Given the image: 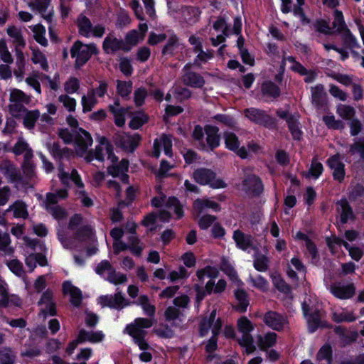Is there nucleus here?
<instances>
[{
    "label": "nucleus",
    "mask_w": 364,
    "mask_h": 364,
    "mask_svg": "<svg viewBox=\"0 0 364 364\" xmlns=\"http://www.w3.org/2000/svg\"><path fill=\"white\" fill-rule=\"evenodd\" d=\"M16 355L10 347L0 349V364H16Z\"/></svg>",
    "instance_id": "36"
},
{
    "label": "nucleus",
    "mask_w": 364,
    "mask_h": 364,
    "mask_svg": "<svg viewBox=\"0 0 364 364\" xmlns=\"http://www.w3.org/2000/svg\"><path fill=\"white\" fill-rule=\"evenodd\" d=\"M179 45V38L173 33L161 50L162 55L173 56L175 50L178 48Z\"/></svg>",
    "instance_id": "26"
},
{
    "label": "nucleus",
    "mask_w": 364,
    "mask_h": 364,
    "mask_svg": "<svg viewBox=\"0 0 364 364\" xmlns=\"http://www.w3.org/2000/svg\"><path fill=\"white\" fill-rule=\"evenodd\" d=\"M343 32L345 33L343 35V41L344 46L346 48H349L352 49V48L360 47L355 37L352 34V33L348 29V28L347 29L344 30Z\"/></svg>",
    "instance_id": "58"
},
{
    "label": "nucleus",
    "mask_w": 364,
    "mask_h": 364,
    "mask_svg": "<svg viewBox=\"0 0 364 364\" xmlns=\"http://www.w3.org/2000/svg\"><path fill=\"white\" fill-rule=\"evenodd\" d=\"M70 53L71 58H75L74 68L77 70L83 67L93 55H97L99 49L94 43L85 44L77 40L71 46Z\"/></svg>",
    "instance_id": "2"
},
{
    "label": "nucleus",
    "mask_w": 364,
    "mask_h": 364,
    "mask_svg": "<svg viewBox=\"0 0 364 364\" xmlns=\"http://www.w3.org/2000/svg\"><path fill=\"white\" fill-rule=\"evenodd\" d=\"M154 333L162 338H172L175 335L173 330L168 324L155 328Z\"/></svg>",
    "instance_id": "62"
},
{
    "label": "nucleus",
    "mask_w": 364,
    "mask_h": 364,
    "mask_svg": "<svg viewBox=\"0 0 364 364\" xmlns=\"http://www.w3.org/2000/svg\"><path fill=\"white\" fill-rule=\"evenodd\" d=\"M147 90L145 87H141L134 90V101L137 107H141L147 97Z\"/></svg>",
    "instance_id": "59"
},
{
    "label": "nucleus",
    "mask_w": 364,
    "mask_h": 364,
    "mask_svg": "<svg viewBox=\"0 0 364 364\" xmlns=\"http://www.w3.org/2000/svg\"><path fill=\"white\" fill-rule=\"evenodd\" d=\"M93 230L90 225H82L75 230L74 238L80 242H86L91 239Z\"/></svg>",
    "instance_id": "32"
},
{
    "label": "nucleus",
    "mask_w": 364,
    "mask_h": 364,
    "mask_svg": "<svg viewBox=\"0 0 364 364\" xmlns=\"http://www.w3.org/2000/svg\"><path fill=\"white\" fill-rule=\"evenodd\" d=\"M232 239L236 244V247L243 251H246L253 245L252 236L245 234L239 229L234 231Z\"/></svg>",
    "instance_id": "17"
},
{
    "label": "nucleus",
    "mask_w": 364,
    "mask_h": 364,
    "mask_svg": "<svg viewBox=\"0 0 364 364\" xmlns=\"http://www.w3.org/2000/svg\"><path fill=\"white\" fill-rule=\"evenodd\" d=\"M277 335L274 332H267L264 337L258 338V346L262 350H267V348L274 346L277 342Z\"/></svg>",
    "instance_id": "29"
},
{
    "label": "nucleus",
    "mask_w": 364,
    "mask_h": 364,
    "mask_svg": "<svg viewBox=\"0 0 364 364\" xmlns=\"http://www.w3.org/2000/svg\"><path fill=\"white\" fill-rule=\"evenodd\" d=\"M107 281L115 285L122 284L127 281V277L126 274L117 272L116 270L113 269L108 274Z\"/></svg>",
    "instance_id": "56"
},
{
    "label": "nucleus",
    "mask_w": 364,
    "mask_h": 364,
    "mask_svg": "<svg viewBox=\"0 0 364 364\" xmlns=\"http://www.w3.org/2000/svg\"><path fill=\"white\" fill-rule=\"evenodd\" d=\"M287 124L293 139L295 141H300L303 136V132L299 127L300 123L299 121V117H296L294 119L290 118L289 120L287 121Z\"/></svg>",
    "instance_id": "34"
},
{
    "label": "nucleus",
    "mask_w": 364,
    "mask_h": 364,
    "mask_svg": "<svg viewBox=\"0 0 364 364\" xmlns=\"http://www.w3.org/2000/svg\"><path fill=\"white\" fill-rule=\"evenodd\" d=\"M336 113L344 120H351L355 118V109L353 107L339 104L336 108Z\"/></svg>",
    "instance_id": "38"
},
{
    "label": "nucleus",
    "mask_w": 364,
    "mask_h": 364,
    "mask_svg": "<svg viewBox=\"0 0 364 364\" xmlns=\"http://www.w3.org/2000/svg\"><path fill=\"white\" fill-rule=\"evenodd\" d=\"M216 317V310L213 309L208 316H203L198 324V335L203 338L208 335Z\"/></svg>",
    "instance_id": "20"
},
{
    "label": "nucleus",
    "mask_w": 364,
    "mask_h": 364,
    "mask_svg": "<svg viewBox=\"0 0 364 364\" xmlns=\"http://www.w3.org/2000/svg\"><path fill=\"white\" fill-rule=\"evenodd\" d=\"M244 114L247 119L255 124L269 130L277 129V119L268 114L265 110L256 107H250L244 110Z\"/></svg>",
    "instance_id": "3"
},
{
    "label": "nucleus",
    "mask_w": 364,
    "mask_h": 364,
    "mask_svg": "<svg viewBox=\"0 0 364 364\" xmlns=\"http://www.w3.org/2000/svg\"><path fill=\"white\" fill-rule=\"evenodd\" d=\"M220 269L231 279L237 277V272L228 261V259L225 257H223L221 259Z\"/></svg>",
    "instance_id": "46"
},
{
    "label": "nucleus",
    "mask_w": 364,
    "mask_h": 364,
    "mask_svg": "<svg viewBox=\"0 0 364 364\" xmlns=\"http://www.w3.org/2000/svg\"><path fill=\"white\" fill-rule=\"evenodd\" d=\"M119 69L126 77H129L133 74L134 68L131 60L127 57H122L119 60Z\"/></svg>",
    "instance_id": "50"
},
{
    "label": "nucleus",
    "mask_w": 364,
    "mask_h": 364,
    "mask_svg": "<svg viewBox=\"0 0 364 364\" xmlns=\"http://www.w3.org/2000/svg\"><path fill=\"white\" fill-rule=\"evenodd\" d=\"M333 350L332 348L329 344H324L318 350L316 354V360L320 362L322 360H327L331 363L332 360Z\"/></svg>",
    "instance_id": "48"
},
{
    "label": "nucleus",
    "mask_w": 364,
    "mask_h": 364,
    "mask_svg": "<svg viewBox=\"0 0 364 364\" xmlns=\"http://www.w3.org/2000/svg\"><path fill=\"white\" fill-rule=\"evenodd\" d=\"M223 139L225 148L232 152L235 151L240 145L239 139L234 132H225L223 133Z\"/></svg>",
    "instance_id": "30"
},
{
    "label": "nucleus",
    "mask_w": 364,
    "mask_h": 364,
    "mask_svg": "<svg viewBox=\"0 0 364 364\" xmlns=\"http://www.w3.org/2000/svg\"><path fill=\"white\" fill-rule=\"evenodd\" d=\"M149 119V115L143 110L136 111L132 114V119L129 122V127L134 130L139 129L148 122Z\"/></svg>",
    "instance_id": "24"
},
{
    "label": "nucleus",
    "mask_w": 364,
    "mask_h": 364,
    "mask_svg": "<svg viewBox=\"0 0 364 364\" xmlns=\"http://www.w3.org/2000/svg\"><path fill=\"white\" fill-rule=\"evenodd\" d=\"M129 161L127 159H122L118 164H112L107 167V173L112 177L119 176L122 172L129 171Z\"/></svg>",
    "instance_id": "28"
},
{
    "label": "nucleus",
    "mask_w": 364,
    "mask_h": 364,
    "mask_svg": "<svg viewBox=\"0 0 364 364\" xmlns=\"http://www.w3.org/2000/svg\"><path fill=\"white\" fill-rule=\"evenodd\" d=\"M109 110L114 116L115 125L118 127H124L126 122L125 115L127 111V109L124 107L117 109L113 105H109Z\"/></svg>",
    "instance_id": "31"
},
{
    "label": "nucleus",
    "mask_w": 364,
    "mask_h": 364,
    "mask_svg": "<svg viewBox=\"0 0 364 364\" xmlns=\"http://www.w3.org/2000/svg\"><path fill=\"white\" fill-rule=\"evenodd\" d=\"M355 287L353 283L345 284L338 282L331 284L330 292L336 298L345 300L352 298L355 294Z\"/></svg>",
    "instance_id": "11"
},
{
    "label": "nucleus",
    "mask_w": 364,
    "mask_h": 364,
    "mask_svg": "<svg viewBox=\"0 0 364 364\" xmlns=\"http://www.w3.org/2000/svg\"><path fill=\"white\" fill-rule=\"evenodd\" d=\"M19 307L21 305V301L18 296L16 294H1L0 298V307L6 308L9 305Z\"/></svg>",
    "instance_id": "35"
},
{
    "label": "nucleus",
    "mask_w": 364,
    "mask_h": 364,
    "mask_svg": "<svg viewBox=\"0 0 364 364\" xmlns=\"http://www.w3.org/2000/svg\"><path fill=\"white\" fill-rule=\"evenodd\" d=\"M269 262V258L264 255H261L255 259L253 266L257 271L265 272L268 269Z\"/></svg>",
    "instance_id": "52"
},
{
    "label": "nucleus",
    "mask_w": 364,
    "mask_h": 364,
    "mask_svg": "<svg viewBox=\"0 0 364 364\" xmlns=\"http://www.w3.org/2000/svg\"><path fill=\"white\" fill-rule=\"evenodd\" d=\"M333 16L334 19L333 21V27L336 28L338 33H341L348 28L347 25L344 21L343 12L341 11L335 9Z\"/></svg>",
    "instance_id": "45"
},
{
    "label": "nucleus",
    "mask_w": 364,
    "mask_h": 364,
    "mask_svg": "<svg viewBox=\"0 0 364 364\" xmlns=\"http://www.w3.org/2000/svg\"><path fill=\"white\" fill-rule=\"evenodd\" d=\"M14 207V216L16 218L26 219L28 216L26 205L22 202L17 200L10 208Z\"/></svg>",
    "instance_id": "47"
},
{
    "label": "nucleus",
    "mask_w": 364,
    "mask_h": 364,
    "mask_svg": "<svg viewBox=\"0 0 364 364\" xmlns=\"http://www.w3.org/2000/svg\"><path fill=\"white\" fill-rule=\"evenodd\" d=\"M312 103L318 109L323 108L326 105V93L324 92V87L321 84H318L311 87Z\"/></svg>",
    "instance_id": "18"
},
{
    "label": "nucleus",
    "mask_w": 364,
    "mask_h": 364,
    "mask_svg": "<svg viewBox=\"0 0 364 364\" xmlns=\"http://www.w3.org/2000/svg\"><path fill=\"white\" fill-rule=\"evenodd\" d=\"M50 154L55 159L62 160L66 159L70 160L73 156V151L68 148H61L58 142H54L50 149Z\"/></svg>",
    "instance_id": "22"
},
{
    "label": "nucleus",
    "mask_w": 364,
    "mask_h": 364,
    "mask_svg": "<svg viewBox=\"0 0 364 364\" xmlns=\"http://www.w3.org/2000/svg\"><path fill=\"white\" fill-rule=\"evenodd\" d=\"M302 312L304 316L306 319L308 325V331L309 333H313L316 332L321 325V311L317 308H315L313 311H311V307L306 302L301 304Z\"/></svg>",
    "instance_id": "8"
},
{
    "label": "nucleus",
    "mask_w": 364,
    "mask_h": 364,
    "mask_svg": "<svg viewBox=\"0 0 364 364\" xmlns=\"http://www.w3.org/2000/svg\"><path fill=\"white\" fill-rule=\"evenodd\" d=\"M92 141L91 134L83 128L79 127L75 136L76 154L82 157L87 153L88 146L92 145Z\"/></svg>",
    "instance_id": "12"
},
{
    "label": "nucleus",
    "mask_w": 364,
    "mask_h": 364,
    "mask_svg": "<svg viewBox=\"0 0 364 364\" xmlns=\"http://www.w3.org/2000/svg\"><path fill=\"white\" fill-rule=\"evenodd\" d=\"M355 319L356 318L352 312H333L332 314V320L337 323L342 322H353Z\"/></svg>",
    "instance_id": "57"
},
{
    "label": "nucleus",
    "mask_w": 364,
    "mask_h": 364,
    "mask_svg": "<svg viewBox=\"0 0 364 364\" xmlns=\"http://www.w3.org/2000/svg\"><path fill=\"white\" fill-rule=\"evenodd\" d=\"M141 39V36L137 30L133 29L127 33L124 37V43L125 47L130 48L136 46Z\"/></svg>",
    "instance_id": "41"
},
{
    "label": "nucleus",
    "mask_w": 364,
    "mask_h": 364,
    "mask_svg": "<svg viewBox=\"0 0 364 364\" xmlns=\"http://www.w3.org/2000/svg\"><path fill=\"white\" fill-rule=\"evenodd\" d=\"M272 281L275 288L280 292L288 294L291 291V286L287 284L279 274H272Z\"/></svg>",
    "instance_id": "39"
},
{
    "label": "nucleus",
    "mask_w": 364,
    "mask_h": 364,
    "mask_svg": "<svg viewBox=\"0 0 364 364\" xmlns=\"http://www.w3.org/2000/svg\"><path fill=\"white\" fill-rule=\"evenodd\" d=\"M78 33L80 36L90 38L92 30V23L90 19L83 14H80L76 21Z\"/></svg>",
    "instance_id": "21"
},
{
    "label": "nucleus",
    "mask_w": 364,
    "mask_h": 364,
    "mask_svg": "<svg viewBox=\"0 0 364 364\" xmlns=\"http://www.w3.org/2000/svg\"><path fill=\"white\" fill-rule=\"evenodd\" d=\"M132 81H117V92L122 98H127L132 91Z\"/></svg>",
    "instance_id": "43"
},
{
    "label": "nucleus",
    "mask_w": 364,
    "mask_h": 364,
    "mask_svg": "<svg viewBox=\"0 0 364 364\" xmlns=\"http://www.w3.org/2000/svg\"><path fill=\"white\" fill-rule=\"evenodd\" d=\"M204 129L199 124H197L194 127L193 131L192 132L191 136L192 138L197 141H200V145L201 146V149H206V145L203 142L204 138Z\"/></svg>",
    "instance_id": "63"
},
{
    "label": "nucleus",
    "mask_w": 364,
    "mask_h": 364,
    "mask_svg": "<svg viewBox=\"0 0 364 364\" xmlns=\"http://www.w3.org/2000/svg\"><path fill=\"white\" fill-rule=\"evenodd\" d=\"M216 216L210 214H205L199 218L198 225L200 230H208L210 226H213V224L216 223Z\"/></svg>",
    "instance_id": "51"
},
{
    "label": "nucleus",
    "mask_w": 364,
    "mask_h": 364,
    "mask_svg": "<svg viewBox=\"0 0 364 364\" xmlns=\"http://www.w3.org/2000/svg\"><path fill=\"white\" fill-rule=\"evenodd\" d=\"M58 136L63 141L65 144H70L73 142L75 135L72 133L68 128H60L58 132Z\"/></svg>",
    "instance_id": "64"
},
{
    "label": "nucleus",
    "mask_w": 364,
    "mask_h": 364,
    "mask_svg": "<svg viewBox=\"0 0 364 364\" xmlns=\"http://www.w3.org/2000/svg\"><path fill=\"white\" fill-rule=\"evenodd\" d=\"M80 80L75 77H70L64 85V90L68 94H73L80 88Z\"/></svg>",
    "instance_id": "61"
},
{
    "label": "nucleus",
    "mask_w": 364,
    "mask_h": 364,
    "mask_svg": "<svg viewBox=\"0 0 364 364\" xmlns=\"http://www.w3.org/2000/svg\"><path fill=\"white\" fill-rule=\"evenodd\" d=\"M199 14L200 12L197 8L189 6L184 9L183 14H182V16L184 21L187 24L193 25L196 23L197 21V17L199 15Z\"/></svg>",
    "instance_id": "44"
},
{
    "label": "nucleus",
    "mask_w": 364,
    "mask_h": 364,
    "mask_svg": "<svg viewBox=\"0 0 364 364\" xmlns=\"http://www.w3.org/2000/svg\"><path fill=\"white\" fill-rule=\"evenodd\" d=\"M154 325L153 320L142 317L136 318L134 321L126 326L124 333L130 336L135 344L138 346L142 353L139 354V359L142 362L148 363L152 360V355L147 352L150 346L146 341L147 332L146 328H149Z\"/></svg>",
    "instance_id": "1"
},
{
    "label": "nucleus",
    "mask_w": 364,
    "mask_h": 364,
    "mask_svg": "<svg viewBox=\"0 0 364 364\" xmlns=\"http://www.w3.org/2000/svg\"><path fill=\"white\" fill-rule=\"evenodd\" d=\"M235 296L238 301V304L235 306V310L240 313L246 312L250 304L246 291L243 289H237L235 291Z\"/></svg>",
    "instance_id": "25"
},
{
    "label": "nucleus",
    "mask_w": 364,
    "mask_h": 364,
    "mask_svg": "<svg viewBox=\"0 0 364 364\" xmlns=\"http://www.w3.org/2000/svg\"><path fill=\"white\" fill-rule=\"evenodd\" d=\"M337 212L340 213V222L346 224L350 220H353L355 216L353 210L346 198H342L336 203Z\"/></svg>",
    "instance_id": "14"
},
{
    "label": "nucleus",
    "mask_w": 364,
    "mask_h": 364,
    "mask_svg": "<svg viewBox=\"0 0 364 364\" xmlns=\"http://www.w3.org/2000/svg\"><path fill=\"white\" fill-rule=\"evenodd\" d=\"M262 320L267 326L279 332L284 329L287 322L284 315L272 310L267 311L263 315Z\"/></svg>",
    "instance_id": "10"
},
{
    "label": "nucleus",
    "mask_w": 364,
    "mask_h": 364,
    "mask_svg": "<svg viewBox=\"0 0 364 364\" xmlns=\"http://www.w3.org/2000/svg\"><path fill=\"white\" fill-rule=\"evenodd\" d=\"M237 328L243 333H250L254 330V326L246 316H242L237 320Z\"/></svg>",
    "instance_id": "55"
},
{
    "label": "nucleus",
    "mask_w": 364,
    "mask_h": 364,
    "mask_svg": "<svg viewBox=\"0 0 364 364\" xmlns=\"http://www.w3.org/2000/svg\"><path fill=\"white\" fill-rule=\"evenodd\" d=\"M25 112L26 114L23 119V124L26 129H33L40 117V112L38 109L28 110L27 109Z\"/></svg>",
    "instance_id": "33"
},
{
    "label": "nucleus",
    "mask_w": 364,
    "mask_h": 364,
    "mask_svg": "<svg viewBox=\"0 0 364 364\" xmlns=\"http://www.w3.org/2000/svg\"><path fill=\"white\" fill-rule=\"evenodd\" d=\"M0 172L7 179L8 183L20 184L23 181L20 169L9 159L0 161Z\"/></svg>",
    "instance_id": "6"
},
{
    "label": "nucleus",
    "mask_w": 364,
    "mask_h": 364,
    "mask_svg": "<svg viewBox=\"0 0 364 364\" xmlns=\"http://www.w3.org/2000/svg\"><path fill=\"white\" fill-rule=\"evenodd\" d=\"M132 303L140 306L143 309L144 314L147 316L149 317L148 318L152 319L154 323L153 317L156 314V307L154 304L150 303L149 298L147 295H140L138 299Z\"/></svg>",
    "instance_id": "19"
},
{
    "label": "nucleus",
    "mask_w": 364,
    "mask_h": 364,
    "mask_svg": "<svg viewBox=\"0 0 364 364\" xmlns=\"http://www.w3.org/2000/svg\"><path fill=\"white\" fill-rule=\"evenodd\" d=\"M206 208H210L215 213L221 210L220 205L209 198H197L193 203V209L197 215H201Z\"/></svg>",
    "instance_id": "15"
},
{
    "label": "nucleus",
    "mask_w": 364,
    "mask_h": 364,
    "mask_svg": "<svg viewBox=\"0 0 364 364\" xmlns=\"http://www.w3.org/2000/svg\"><path fill=\"white\" fill-rule=\"evenodd\" d=\"M323 164L318 161L316 158H313L309 169V176L314 179H317L323 173Z\"/></svg>",
    "instance_id": "49"
},
{
    "label": "nucleus",
    "mask_w": 364,
    "mask_h": 364,
    "mask_svg": "<svg viewBox=\"0 0 364 364\" xmlns=\"http://www.w3.org/2000/svg\"><path fill=\"white\" fill-rule=\"evenodd\" d=\"M264 189L261 178L256 174H247L242 181V190L251 198L259 197Z\"/></svg>",
    "instance_id": "5"
},
{
    "label": "nucleus",
    "mask_w": 364,
    "mask_h": 364,
    "mask_svg": "<svg viewBox=\"0 0 364 364\" xmlns=\"http://www.w3.org/2000/svg\"><path fill=\"white\" fill-rule=\"evenodd\" d=\"M32 31L33 32L34 39L37 43L43 46H48V40L45 37L46 28L42 24H37L33 26Z\"/></svg>",
    "instance_id": "42"
},
{
    "label": "nucleus",
    "mask_w": 364,
    "mask_h": 364,
    "mask_svg": "<svg viewBox=\"0 0 364 364\" xmlns=\"http://www.w3.org/2000/svg\"><path fill=\"white\" fill-rule=\"evenodd\" d=\"M9 100L11 102L28 103L29 97L22 90L14 88L11 91Z\"/></svg>",
    "instance_id": "53"
},
{
    "label": "nucleus",
    "mask_w": 364,
    "mask_h": 364,
    "mask_svg": "<svg viewBox=\"0 0 364 364\" xmlns=\"http://www.w3.org/2000/svg\"><path fill=\"white\" fill-rule=\"evenodd\" d=\"M99 304L102 307H109L110 309L121 310L127 306H129L131 302L127 301L121 291H117L112 295H103L99 297Z\"/></svg>",
    "instance_id": "7"
},
{
    "label": "nucleus",
    "mask_w": 364,
    "mask_h": 364,
    "mask_svg": "<svg viewBox=\"0 0 364 364\" xmlns=\"http://www.w3.org/2000/svg\"><path fill=\"white\" fill-rule=\"evenodd\" d=\"M58 101L63 104V106L70 112H73L76 107V100L75 98L68 95H61L58 97Z\"/></svg>",
    "instance_id": "60"
},
{
    "label": "nucleus",
    "mask_w": 364,
    "mask_h": 364,
    "mask_svg": "<svg viewBox=\"0 0 364 364\" xmlns=\"http://www.w3.org/2000/svg\"><path fill=\"white\" fill-rule=\"evenodd\" d=\"M142 139L141 136L139 133H134V134H128L126 136V151L129 153H134L137 147L139 146L140 142Z\"/></svg>",
    "instance_id": "37"
},
{
    "label": "nucleus",
    "mask_w": 364,
    "mask_h": 364,
    "mask_svg": "<svg viewBox=\"0 0 364 364\" xmlns=\"http://www.w3.org/2000/svg\"><path fill=\"white\" fill-rule=\"evenodd\" d=\"M206 134V149L207 151H214L220 146L221 136L219 133V128L215 125L207 124L204 127Z\"/></svg>",
    "instance_id": "13"
},
{
    "label": "nucleus",
    "mask_w": 364,
    "mask_h": 364,
    "mask_svg": "<svg viewBox=\"0 0 364 364\" xmlns=\"http://www.w3.org/2000/svg\"><path fill=\"white\" fill-rule=\"evenodd\" d=\"M50 2L51 0H31L29 6L33 11L46 12Z\"/></svg>",
    "instance_id": "54"
},
{
    "label": "nucleus",
    "mask_w": 364,
    "mask_h": 364,
    "mask_svg": "<svg viewBox=\"0 0 364 364\" xmlns=\"http://www.w3.org/2000/svg\"><path fill=\"white\" fill-rule=\"evenodd\" d=\"M166 207L173 210L177 220H180L184 216L183 205L177 197H168L166 203Z\"/></svg>",
    "instance_id": "27"
},
{
    "label": "nucleus",
    "mask_w": 364,
    "mask_h": 364,
    "mask_svg": "<svg viewBox=\"0 0 364 364\" xmlns=\"http://www.w3.org/2000/svg\"><path fill=\"white\" fill-rule=\"evenodd\" d=\"M102 50L105 53L108 55H113L120 50L124 53L130 51V48L125 47L124 40L117 38L113 33H109L105 38L102 42Z\"/></svg>",
    "instance_id": "9"
},
{
    "label": "nucleus",
    "mask_w": 364,
    "mask_h": 364,
    "mask_svg": "<svg viewBox=\"0 0 364 364\" xmlns=\"http://www.w3.org/2000/svg\"><path fill=\"white\" fill-rule=\"evenodd\" d=\"M323 121L330 129L342 131L345 128V123L341 119H336L334 115H324Z\"/></svg>",
    "instance_id": "40"
},
{
    "label": "nucleus",
    "mask_w": 364,
    "mask_h": 364,
    "mask_svg": "<svg viewBox=\"0 0 364 364\" xmlns=\"http://www.w3.org/2000/svg\"><path fill=\"white\" fill-rule=\"evenodd\" d=\"M261 92L263 96L278 98L281 95L280 87L271 80H265L261 85Z\"/></svg>",
    "instance_id": "23"
},
{
    "label": "nucleus",
    "mask_w": 364,
    "mask_h": 364,
    "mask_svg": "<svg viewBox=\"0 0 364 364\" xmlns=\"http://www.w3.org/2000/svg\"><path fill=\"white\" fill-rule=\"evenodd\" d=\"M181 80L184 85L193 88H202L205 83L204 77L200 73L191 70L186 71Z\"/></svg>",
    "instance_id": "16"
},
{
    "label": "nucleus",
    "mask_w": 364,
    "mask_h": 364,
    "mask_svg": "<svg viewBox=\"0 0 364 364\" xmlns=\"http://www.w3.org/2000/svg\"><path fill=\"white\" fill-rule=\"evenodd\" d=\"M193 180L201 186H209L213 189L224 188L226 183L221 178H217L216 173L207 168H198L193 173Z\"/></svg>",
    "instance_id": "4"
}]
</instances>
